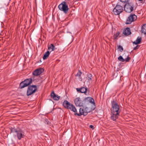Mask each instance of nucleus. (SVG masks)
<instances>
[{
  "label": "nucleus",
  "instance_id": "nucleus-1",
  "mask_svg": "<svg viewBox=\"0 0 146 146\" xmlns=\"http://www.w3.org/2000/svg\"><path fill=\"white\" fill-rule=\"evenodd\" d=\"M63 105L65 108L70 110L74 112L75 115H77L79 116L82 115L86 116L88 112H89L90 111V110L89 108L85 107L83 108H80L79 110L80 113H77L75 107L73 104L69 102L66 100L64 101Z\"/></svg>",
  "mask_w": 146,
  "mask_h": 146
},
{
  "label": "nucleus",
  "instance_id": "nucleus-2",
  "mask_svg": "<svg viewBox=\"0 0 146 146\" xmlns=\"http://www.w3.org/2000/svg\"><path fill=\"white\" fill-rule=\"evenodd\" d=\"M11 131L16 133L18 139L19 140L24 138L25 136L24 132L20 129L14 128L11 130Z\"/></svg>",
  "mask_w": 146,
  "mask_h": 146
},
{
  "label": "nucleus",
  "instance_id": "nucleus-3",
  "mask_svg": "<svg viewBox=\"0 0 146 146\" xmlns=\"http://www.w3.org/2000/svg\"><path fill=\"white\" fill-rule=\"evenodd\" d=\"M59 9L63 11L65 13H67L68 11L69 8L66 2L65 1L62 2L58 6Z\"/></svg>",
  "mask_w": 146,
  "mask_h": 146
},
{
  "label": "nucleus",
  "instance_id": "nucleus-4",
  "mask_svg": "<svg viewBox=\"0 0 146 146\" xmlns=\"http://www.w3.org/2000/svg\"><path fill=\"white\" fill-rule=\"evenodd\" d=\"M134 5L133 3H125L124 5L125 11L127 13H130L133 10Z\"/></svg>",
  "mask_w": 146,
  "mask_h": 146
},
{
  "label": "nucleus",
  "instance_id": "nucleus-5",
  "mask_svg": "<svg viewBox=\"0 0 146 146\" xmlns=\"http://www.w3.org/2000/svg\"><path fill=\"white\" fill-rule=\"evenodd\" d=\"M112 108L111 109V112L120 113L119 106L117 103L114 101H111Z\"/></svg>",
  "mask_w": 146,
  "mask_h": 146
},
{
  "label": "nucleus",
  "instance_id": "nucleus-6",
  "mask_svg": "<svg viewBox=\"0 0 146 146\" xmlns=\"http://www.w3.org/2000/svg\"><path fill=\"white\" fill-rule=\"evenodd\" d=\"M32 78H29L27 79L20 83V87L21 88H23L27 86L32 83Z\"/></svg>",
  "mask_w": 146,
  "mask_h": 146
},
{
  "label": "nucleus",
  "instance_id": "nucleus-7",
  "mask_svg": "<svg viewBox=\"0 0 146 146\" xmlns=\"http://www.w3.org/2000/svg\"><path fill=\"white\" fill-rule=\"evenodd\" d=\"M123 6L117 4L114 8L113 12L115 15H117L121 13L123 10Z\"/></svg>",
  "mask_w": 146,
  "mask_h": 146
},
{
  "label": "nucleus",
  "instance_id": "nucleus-8",
  "mask_svg": "<svg viewBox=\"0 0 146 146\" xmlns=\"http://www.w3.org/2000/svg\"><path fill=\"white\" fill-rule=\"evenodd\" d=\"M37 90L36 85H32L29 86L27 92V95L28 96L31 95L35 92Z\"/></svg>",
  "mask_w": 146,
  "mask_h": 146
},
{
  "label": "nucleus",
  "instance_id": "nucleus-9",
  "mask_svg": "<svg viewBox=\"0 0 146 146\" xmlns=\"http://www.w3.org/2000/svg\"><path fill=\"white\" fill-rule=\"evenodd\" d=\"M137 19V16L135 14H131L127 18L126 24H130L132 22L135 21Z\"/></svg>",
  "mask_w": 146,
  "mask_h": 146
},
{
  "label": "nucleus",
  "instance_id": "nucleus-10",
  "mask_svg": "<svg viewBox=\"0 0 146 146\" xmlns=\"http://www.w3.org/2000/svg\"><path fill=\"white\" fill-rule=\"evenodd\" d=\"M75 104L76 106H82L84 103L81 99L80 97H77L74 100Z\"/></svg>",
  "mask_w": 146,
  "mask_h": 146
},
{
  "label": "nucleus",
  "instance_id": "nucleus-11",
  "mask_svg": "<svg viewBox=\"0 0 146 146\" xmlns=\"http://www.w3.org/2000/svg\"><path fill=\"white\" fill-rule=\"evenodd\" d=\"M111 112V119L113 121H115L117 119L119 115V113Z\"/></svg>",
  "mask_w": 146,
  "mask_h": 146
},
{
  "label": "nucleus",
  "instance_id": "nucleus-12",
  "mask_svg": "<svg viewBox=\"0 0 146 146\" xmlns=\"http://www.w3.org/2000/svg\"><path fill=\"white\" fill-rule=\"evenodd\" d=\"M76 90L77 92L81 93H84L86 95H88L87 94L88 89L86 87H82L80 88H77Z\"/></svg>",
  "mask_w": 146,
  "mask_h": 146
},
{
  "label": "nucleus",
  "instance_id": "nucleus-13",
  "mask_svg": "<svg viewBox=\"0 0 146 146\" xmlns=\"http://www.w3.org/2000/svg\"><path fill=\"white\" fill-rule=\"evenodd\" d=\"M43 71V69L42 68L38 69L34 71L33 72V74L35 76H37L41 74Z\"/></svg>",
  "mask_w": 146,
  "mask_h": 146
},
{
  "label": "nucleus",
  "instance_id": "nucleus-14",
  "mask_svg": "<svg viewBox=\"0 0 146 146\" xmlns=\"http://www.w3.org/2000/svg\"><path fill=\"white\" fill-rule=\"evenodd\" d=\"M50 96L53 100H58L60 98V96L58 95H56L54 91L52 92L51 93Z\"/></svg>",
  "mask_w": 146,
  "mask_h": 146
},
{
  "label": "nucleus",
  "instance_id": "nucleus-15",
  "mask_svg": "<svg viewBox=\"0 0 146 146\" xmlns=\"http://www.w3.org/2000/svg\"><path fill=\"white\" fill-rule=\"evenodd\" d=\"M85 101L86 102H88L91 104L95 105L94 100L91 97H88L84 99Z\"/></svg>",
  "mask_w": 146,
  "mask_h": 146
},
{
  "label": "nucleus",
  "instance_id": "nucleus-16",
  "mask_svg": "<svg viewBox=\"0 0 146 146\" xmlns=\"http://www.w3.org/2000/svg\"><path fill=\"white\" fill-rule=\"evenodd\" d=\"M123 33L125 35H128L131 34L130 29L128 27L126 28L124 30Z\"/></svg>",
  "mask_w": 146,
  "mask_h": 146
},
{
  "label": "nucleus",
  "instance_id": "nucleus-17",
  "mask_svg": "<svg viewBox=\"0 0 146 146\" xmlns=\"http://www.w3.org/2000/svg\"><path fill=\"white\" fill-rule=\"evenodd\" d=\"M54 48L55 46L54 45L52 44H51L50 45L48 46V49L49 51L51 52L54 50Z\"/></svg>",
  "mask_w": 146,
  "mask_h": 146
},
{
  "label": "nucleus",
  "instance_id": "nucleus-18",
  "mask_svg": "<svg viewBox=\"0 0 146 146\" xmlns=\"http://www.w3.org/2000/svg\"><path fill=\"white\" fill-rule=\"evenodd\" d=\"M141 31L142 33L146 35V24L143 25L142 27Z\"/></svg>",
  "mask_w": 146,
  "mask_h": 146
},
{
  "label": "nucleus",
  "instance_id": "nucleus-19",
  "mask_svg": "<svg viewBox=\"0 0 146 146\" xmlns=\"http://www.w3.org/2000/svg\"><path fill=\"white\" fill-rule=\"evenodd\" d=\"M50 54V52L49 51H47L45 52L43 57V60H45L48 57Z\"/></svg>",
  "mask_w": 146,
  "mask_h": 146
},
{
  "label": "nucleus",
  "instance_id": "nucleus-20",
  "mask_svg": "<svg viewBox=\"0 0 146 146\" xmlns=\"http://www.w3.org/2000/svg\"><path fill=\"white\" fill-rule=\"evenodd\" d=\"M141 40V37H138L136 40L133 42V43L136 44H139L140 43Z\"/></svg>",
  "mask_w": 146,
  "mask_h": 146
},
{
  "label": "nucleus",
  "instance_id": "nucleus-21",
  "mask_svg": "<svg viewBox=\"0 0 146 146\" xmlns=\"http://www.w3.org/2000/svg\"><path fill=\"white\" fill-rule=\"evenodd\" d=\"M120 34V33L119 31L117 32L116 33L113 35V38L114 39H116L117 37Z\"/></svg>",
  "mask_w": 146,
  "mask_h": 146
},
{
  "label": "nucleus",
  "instance_id": "nucleus-22",
  "mask_svg": "<svg viewBox=\"0 0 146 146\" xmlns=\"http://www.w3.org/2000/svg\"><path fill=\"white\" fill-rule=\"evenodd\" d=\"M118 59L120 61L122 62H124L125 61V59H124L123 57L121 56H120L118 58Z\"/></svg>",
  "mask_w": 146,
  "mask_h": 146
},
{
  "label": "nucleus",
  "instance_id": "nucleus-23",
  "mask_svg": "<svg viewBox=\"0 0 146 146\" xmlns=\"http://www.w3.org/2000/svg\"><path fill=\"white\" fill-rule=\"evenodd\" d=\"M88 80L89 81H90L92 80V75L90 74H88Z\"/></svg>",
  "mask_w": 146,
  "mask_h": 146
},
{
  "label": "nucleus",
  "instance_id": "nucleus-24",
  "mask_svg": "<svg viewBox=\"0 0 146 146\" xmlns=\"http://www.w3.org/2000/svg\"><path fill=\"white\" fill-rule=\"evenodd\" d=\"M82 74V72L80 70H79L78 71L77 74L76 75V76L80 77L81 76V74Z\"/></svg>",
  "mask_w": 146,
  "mask_h": 146
},
{
  "label": "nucleus",
  "instance_id": "nucleus-25",
  "mask_svg": "<svg viewBox=\"0 0 146 146\" xmlns=\"http://www.w3.org/2000/svg\"><path fill=\"white\" fill-rule=\"evenodd\" d=\"M118 49H119L121 52H122L123 50V48L122 46L119 45L118 46Z\"/></svg>",
  "mask_w": 146,
  "mask_h": 146
},
{
  "label": "nucleus",
  "instance_id": "nucleus-26",
  "mask_svg": "<svg viewBox=\"0 0 146 146\" xmlns=\"http://www.w3.org/2000/svg\"><path fill=\"white\" fill-rule=\"evenodd\" d=\"M124 59L125 61L127 62H129L130 61V60L131 59V58L129 57V56H128L127 58Z\"/></svg>",
  "mask_w": 146,
  "mask_h": 146
},
{
  "label": "nucleus",
  "instance_id": "nucleus-27",
  "mask_svg": "<svg viewBox=\"0 0 146 146\" xmlns=\"http://www.w3.org/2000/svg\"><path fill=\"white\" fill-rule=\"evenodd\" d=\"M120 1L124 3H129V1H130V0H120Z\"/></svg>",
  "mask_w": 146,
  "mask_h": 146
},
{
  "label": "nucleus",
  "instance_id": "nucleus-28",
  "mask_svg": "<svg viewBox=\"0 0 146 146\" xmlns=\"http://www.w3.org/2000/svg\"><path fill=\"white\" fill-rule=\"evenodd\" d=\"M139 46H135L134 48L133 49L134 50H136V49H138V48H139Z\"/></svg>",
  "mask_w": 146,
  "mask_h": 146
},
{
  "label": "nucleus",
  "instance_id": "nucleus-29",
  "mask_svg": "<svg viewBox=\"0 0 146 146\" xmlns=\"http://www.w3.org/2000/svg\"><path fill=\"white\" fill-rule=\"evenodd\" d=\"M90 127L92 129H94V126L93 125H90Z\"/></svg>",
  "mask_w": 146,
  "mask_h": 146
}]
</instances>
